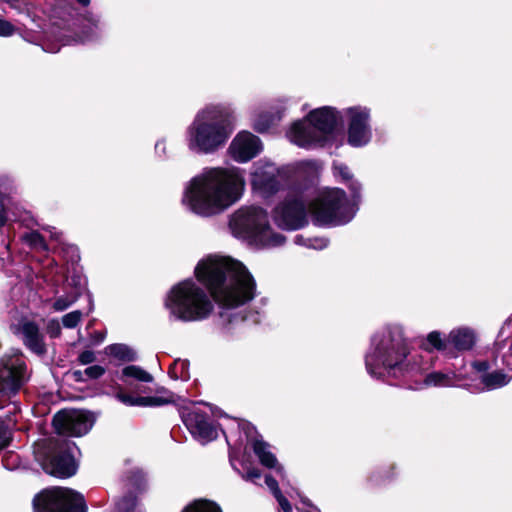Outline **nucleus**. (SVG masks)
I'll return each instance as SVG.
<instances>
[{"mask_svg": "<svg viewBox=\"0 0 512 512\" xmlns=\"http://www.w3.org/2000/svg\"><path fill=\"white\" fill-rule=\"evenodd\" d=\"M229 226L236 237L256 245L277 247L286 241L283 234L272 231L267 211L259 206L238 209L232 215Z\"/></svg>", "mask_w": 512, "mask_h": 512, "instance_id": "7", "label": "nucleus"}, {"mask_svg": "<svg viewBox=\"0 0 512 512\" xmlns=\"http://www.w3.org/2000/svg\"><path fill=\"white\" fill-rule=\"evenodd\" d=\"M262 150L258 136L248 131L239 132L229 146V153L235 161L246 163L255 158Z\"/></svg>", "mask_w": 512, "mask_h": 512, "instance_id": "17", "label": "nucleus"}, {"mask_svg": "<svg viewBox=\"0 0 512 512\" xmlns=\"http://www.w3.org/2000/svg\"><path fill=\"white\" fill-rule=\"evenodd\" d=\"M13 441V430L7 421L0 417V448H8Z\"/></svg>", "mask_w": 512, "mask_h": 512, "instance_id": "33", "label": "nucleus"}, {"mask_svg": "<svg viewBox=\"0 0 512 512\" xmlns=\"http://www.w3.org/2000/svg\"><path fill=\"white\" fill-rule=\"evenodd\" d=\"M350 191L351 195V206H358L361 202V190L362 185L359 181L352 178L348 182L345 183Z\"/></svg>", "mask_w": 512, "mask_h": 512, "instance_id": "34", "label": "nucleus"}, {"mask_svg": "<svg viewBox=\"0 0 512 512\" xmlns=\"http://www.w3.org/2000/svg\"><path fill=\"white\" fill-rule=\"evenodd\" d=\"M104 339H105V333H103L101 331H94L91 334V342L94 345L100 344L101 342L104 341Z\"/></svg>", "mask_w": 512, "mask_h": 512, "instance_id": "49", "label": "nucleus"}, {"mask_svg": "<svg viewBox=\"0 0 512 512\" xmlns=\"http://www.w3.org/2000/svg\"><path fill=\"white\" fill-rule=\"evenodd\" d=\"M425 383L432 386H450L452 379L445 373L435 371L426 375Z\"/></svg>", "mask_w": 512, "mask_h": 512, "instance_id": "31", "label": "nucleus"}, {"mask_svg": "<svg viewBox=\"0 0 512 512\" xmlns=\"http://www.w3.org/2000/svg\"><path fill=\"white\" fill-rule=\"evenodd\" d=\"M137 360V353L130 348V362H134Z\"/></svg>", "mask_w": 512, "mask_h": 512, "instance_id": "53", "label": "nucleus"}, {"mask_svg": "<svg viewBox=\"0 0 512 512\" xmlns=\"http://www.w3.org/2000/svg\"><path fill=\"white\" fill-rule=\"evenodd\" d=\"M81 318L82 312L80 310H75L62 317V324L65 328L73 329L79 324Z\"/></svg>", "mask_w": 512, "mask_h": 512, "instance_id": "36", "label": "nucleus"}, {"mask_svg": "<svg viewBox=\"0 0 512 512\" xmlns=\"http://www.w3.org/2000/svg\"><path fill=\"white\" fill-rule=\"evenodd\" d=\"M475 343L473 330L465 327L451 330L448 334V357H456L459 352L471 350Z\"/></svg>", "mask_w": 512, "mask_h": 512, "instance_id": "20", "label": "nucleus"}, {"mask_svg": "<svg viewBox=\"0 0 512 512\" xmlns=\"http://www.w3.org/2000/svg\"><path fill=\"white\" fill-rule=\"evenodd\" d=\"M42 469L55 477L68 478L76 474L78 460L70 450H33Z\"/></svg>", "mask_w": 512, "mask_h": 512, "instance_id": "14", "label": "nucleus"}, {"mask_svg": "<svg viewBox=\"0 0 512 512\" xmlns=\"http://www.w3.org/2000/svg\"><path fill=\"white\" fill-rule=\"evenodd\" d=\"M27 365L17 356L0 358V398L16 396L26 382Z\"/></svg>", "mask_w": 512, "mask_h": 512, "instance_id": "12", "label": "nucleus"}, {"mask_svg": "<svg viewBox=\"0 0 512 512\" xmlns=\"http://www.w3.org/2000/svg\"><path fill=\"white\" fill-rule=\"evenodd\" d=\"M94 423V414L80 409H62L52 418L55 433L65 437L84 436L92 429Z\"/></svg>", "mask_w": 512, "mask_h": 512, "instance_id": "11", "label": "nucleus"}, {"mask_svg": "<svg viewBox=\"0 0 512 512\" xmlns=\"http://www.w3.org/2000/svg\"><path fill=\"white\" fill-rule=\"evenodd\" d=\"M104 352L107 356L114 358L120 362L128 361V345L126 344H111L105 347Z\"/></svg>", "mask_w": 512, "mask_h": 512, "instance_id": "30", "label": "nucleus"}, {"mask_svg": "<svg viewBox=\"0 0 512 512\" xmlns=\"http://www.w3.org/2000/svg\"><path fill=\"white\" fill-rule=\"evenodd\" d=\"M252 189L265 197H271L280 190L276 169L272 165L257 167L250 178Z\"/></svg>", "mask_w": 512, "mask_h": 512, "instance_id": "18", "label": "nucleus"}, {"mask_svg": "<svg viewBox=\"0 0 512 512\" xmlns=\"http://www.w3.org/2000/svg\"><path fill=\"white\" fill-rule=\"evenodd\" d=\"M237 426L240 432V438H242V436L245 438L243 448H271L269 443L263 440L262 435L251 422L239 419Z\"/></svg>", "mask_w": 512, "mask_h": 512, "instance_id": "23", "label": "nucleus"}, {"mask_svg": "<svg viewBox=\"0 0 512 512\" xmlns=\"http://www.w3.org/2000/svg\"><path fill=\"white\" fill-rule=\"evenodd\" d=\"M15 457L16 455L12 450H8L6 454L3 456V463L7 469H15L18 467L17 465L10 463V461H13Z\"/></svg>", "mask_w": 512, "mask_h": 512, "instance_id": "46", "label": "nucleus"}, {"mask_svg": "<svg viewBox=\"0 0 512 512\" xmlns=\"http://www.w3.org/2000/svg\"><path fill=\"white\" fill-rule=\"evenodd\" d=\"M340 116L336 108L323 106L311 110L304 121L291 126V135L296 145L302 148L325 147L331 144Z\"/></svg>", "mask_w": 512, "mask_h": 512, "instance_id": "6", "label": "nucleus"}, {"mask_svg": "<svg viewBox=\"0 0 512 512\" xmlns=\"http://www.w3.org/2000/svg\"><path fill=\"white\" fill-rule=\"evenodd\" d=\"M168 375L170 378H172L174 380L180 379V373L178 370V365L176 363V360L169 366Z\"/></svg>", "mask_w": 512, "mask_h": 512, "instance_id": "48", "label": "nucleus"}, {"mask_svg": "<svg viewBox=\"0 0 512 512\" xmlns=\"http://www.w3.org/2000/svg\"><path fill=\"white\" fill-rule=\"evenodd\" d=\"M332 169L334 175L339 176L343 183H346L353 178L350 168L345 163L334 161Z\"/></svg>", "mask_w": 512, "mask_h": 512, "instance_id": "35", "label": "nucleus"}, {"mask_svg": "<svg viewBox=\"0 0 512 512\" xmlns=\"http://www.w3.org/2000/svg\"><path fill=\"white\" fill-rule=\"evenodd\" d=\"M480 381L488 390H493L507 385L510 378L503 371L496 370L491 373L482 374Z\"/></svg>", "mask_w": 512, "mask_h": 512, "instance_id": "24", "label": "nucleus"}, {"mask_svg": "<svg viewBox=\"0 0 512 512\" xmlns=\"http://www.w3.org/2000/svg\"><path fill=\"white\" fill-rule=\"evenodd\" d=\"M307 207L300 197H286L273 209L274 223L282 230L296 231L308 225Z\"/></svg>", "mask_w": 512, "mask_h": 512, "instance_id": "13", "label": "nucleus"}, {"mask_svg": "<svg viewBox=\"0 0 512 512\" xmlns=\"http://www.w3.org/2000/svg\"><path fill=\"white\" fill-rule=\"evenodd\" d=\"M194 275L222 309L219 320L223 328L246 321V314L231 312L255 297L256 282L241 262L230 257L209 255L198 262Z\"/></svg>", "mask_w": 512, "mask_h": 512, "instance_id": "1", "label": "nucleus"}, {"mask_svg": "<svg viewBox=\"0 0 512 512\" xmlns=\"http://www.w3.org/2000/svg\"><path fill=\"white\" fill-rule=\"evenodd\" d=\"M181 419L192 437L201 445L212 442L219 435V425L201 409L184 407Z\"/></svg>", "mask_w": 512, "mask_h": 512, "instance_id": "15", "label": "nucleus"}, {"mask_svg": "<svg viewBox=\"0 0 512 512\" xmlns=\"http://www.w3.org/2000/svg\"><path fill=\"white\" fill-rule=\"evenodd\" d=\"M176 363L178 365V370H179V373H180V379L181 380H188L190 378V374H189L190 363H189V361L188 360L177 359Z\"/></svg>", "mask_w": 512, "mask_h": 512, "instance_id": "41", "label": "nucleus"}, {"mask_svg": "<svg viewBox=\"0 0 512 512\" xmlns=\"http://www.w3.org/2000/svg\"><path fill=\"white\" fill-rule=\"evenodd\" d=\"M2 347V344L0 343V348Z\"/></svg>", "mask_w": 512, "mask_h": 512, "instance_id": "58", "label": "nucleus"}, {"mask_svg": "<svg viewBox=\"0 0 512 512\" xmlns=\"http://www.w3.org/2000/svg\"><path fill=\"white\" fill-rule=\"evenodd\" d=\"M20 331L23 335V344L38 356L47 353L44 335L35 321L25 320L20 324Z\"/></svg>", "mask_w": 512, "mask_h": 512, "instance_id": "19", "label": "nucleus"}, {"mask_svg": "<svg viewBox=\"0 0 512 512\" xmlns=\"http://www.w3.org/2000/svg\"><path fill=\"white\" fill-rule=\"evenodd\" d=\"M182 512H222L220 507L208 500H196L188 505Z\"/></svg>", "mask_w": 512, "mask_h": 512, "instance_id": "29", "label": "nucleus"}, {"mask_svg": "<svg viewBox=\"0 0 512 512\" xmlns=\"http://www.w3.org/2000/svg\"><path fill=\"white\" fill-rule=\"evenodd\" d=\"M302 239H303V237H302L301 235H297V236H296V242H297V243H298L300 240H302Z\"/></svg>", "mask_w": 512, "mask_h": 512, "instance_id": "57", "label": "nucleus"}, {"mask_svg": "<svg viewBox=\"0 0 512 512\" xmlns=\"http://www.w3.org/2000/svg\"><path fill=\"white\" fill-rule=\"evenodd\" d=\"M1 2H4V3H7V4H11L13 2H17L18 0H0Z\"/></svg>", "mask_w": 512, "mask_h": 512, "instance_id": "56", "label": "nucleus"}, {"mask_svg": "<svg viewBox=\"0 0 512 512\" xmlns=\"http://www.w3.org/2000/svg\"><path fill=\"white\" fill-rule=\"evenodd\" d=\"M265 483L275 499L277 500L282 512H292V506L288 499L282 494L279 489L278 482L272 476L267 475L265 477Z\"/></svg>", "mask_w": 512, "mask_h": 512, "instance_id": "27", "label": "nucleus"}, {"mask_svg": "<svg viewBox=\"0 0 512 512\" xmlns=\"http://www.w3.org/2000/svg\"><path fill=\"white\" fill-rule=\"evenodd\" d=\"M62 332L60 323L57 319H51L46 326V333L50 338H58L60 337Z\"/></svg>", "mask_w": 512, "mask_h": 512, "instance_id": "39", "label": "nucleus"}, {"mask_svg": "<svg viewBox=\"0 0 512 512\" xmlns=\"http://www.w3.org/2000/svg\"><path fill=\"white\" fill-rule=\"evenodd\" d=\"M34 512H86L82 494L62 487L45 489L33 499Z\"/></svg>", "mask_w": 512, "mask_h": 512, "instance_id": "10", "label": "nucleus"}, {"mask_svg": "<svg viewBox=\"0 0 512 512\" xmlns=\"http://www.w3.org/2000/svg\"><path fill=\"white\" fill-rule=\"evenodd\" d=\"M235 114L230 106L218 105L206 120H195L189 128L190 150L209 154L224 146L235 129Z\"/></svg>", "mask_w": 512, "mask_h": 512, "instance_id": "4", "label": "nucleus"}, {"mask_svg": "<svg viewBox=\"0 0 512 512\" xmlns=\"http://www.w3.org/2000/svg\"><path fill=\"white\" fill-rule=\"evenodd\" d=\"M7 222V216L4 210H0V228L4 227Z\"/></svg>", "mask_w": 512, "mask_h": 512, "instance_id": "52", "label": "nucleus"}, {"mask_svg": "<svg viewBox=\"0 0 512 512\" xmlns=\"http://www.w3.org/2000/svg\"><path fill=\"white\" fill-rule=\"evenodd\" d=\"M170 314L182 322H196L207 319L214 305L207 293L192 279L174 285L165 300Z\"/></svg>", "mask_w": 512, "mask_h": 512, "instance_id": "5", "label": "nucleus"}, {"mask_svg": "<svg viewBox=\"0 0 512 512\" xmlns=\"http://www.w3.org/2000/svg\"><path fill=\"white\" fill-rule=\"evenodd\" d=\"M112 394L123 404L128 405V390L121 387L116 383L115 387H112Z\"/></svg>", "mask_w": 512, "mask_h": 512, "instance_id": "42", "label": "nucleus"}, {"mask_svg": "<svg viewBox=\"0 0 512 512\" xmlns=\"http://www.w3.org/2000/svg\"><path fill=\"white\" fill-rule=\"evenodd\" d=\"M115 379L121 380L124 383L128 381V365L124 366L120 372L116 370L115 373H113L112 380L114 381Z\"/></svg>", "mask_w": 512, "mask_h": 512, "instance_id": "47", "label": "nucleus"}, {"mask_svg": "<svg viewBox=\"0 0 512 512\" xmlns=\"http://www.w3.org/2000/svg\"><path fill=\"white\" fill-rule=\"evenodd\" d=\"M76 1L78 4H80L83 7H87L91 2V0H76Z\"/></svg>", "mask_w": 512, "mask_h": 512, "instance_id": "54", "label": "nucleus"}, {"mask_svg": "<svg viewBox=\"0 0 512 512\" xmlns=\"http://www.w3.org/2000/svg\"><path fill=\"white\" fill-rule=\"evenodd\" d=\"M112 512H128V503L125 499L117 503Z\"/></svg>", "mask_w": 512, "mask_h": 512, "instance_id": "50", "label": "nucleus"}, {"mask_svg": "<svg viewBox=\"0 0 512 512\" xmlns=\"http://www.w3.org/2000/svg\"><path fill=\"white\" fill-rule=\"evenodd\" d=\"M154 382H135L132 386V397L134 398H145L146 396H152Z\"/></svg>", "mask_w": 512, "mask_h": 512, "instance_id": "32", "label": "nucleus"}, {"mask_svg": "<svg viewBox=\"0 0 512 512\" xmlns=\"http://www.w3.org/2000/svg\"><path fill=\"white\" fill-rule=\"evenodd\" d=\"M471 365L473 369L479 373H489L488 370L490 369V363L488 360H475Z\"/></svg>", "mask_w": 512, "mask_h": 512, "instance_id": "45", "label": "nucleus"}, {"mask_svg": "<svg viewBox=\"0 0 512 512\" xmlns=\"http://www.w3.org/2000/svg\"><path fill=\"white\" fill-rule=\"evenodd\" d=\"M22 240L31 248L41 251H48L49 247L45 237L37 230L25 233Z\"/></svg>", "mask_w": 512, "mask_h": 512, "instance_id": "28", "label": "nucleus"}, {"mask_svg": "<svg viewBox=\"0 0 512 512\" xmlns=\"http://www.w3.org/2000/svg\"><path fill=\"white\" fill-rule=\"evenodd\" d=\"M426 342L427 346L424 344L426 350L434 349L448 357V336L443 338L442 334L435 330L427 335Z\"/></svg>", "mask_w": 512, "mask_h": 512, "instance_id": "26", "label": "nucleus"}, {"mask_svg": "<svg viewBox=\"0 0 512 512\" xmlns=\"http://www.w3.org/2000/svg\"><path fill=\"white\" fill-rule=\"evenodd\" d=\"M78 298V294L73 296V297H68V296H60L58 297L54 303H53V308L56 310V311H64L66 310L69 306H71Z\"/></svg>", "mask_w": 512, "mask_h": 512, "instance_id": "37", "label": "nucleus"}, {"mask_svg": "<svg viewBox=\"0 0 512 512\" xmlns=\"http://www.w3.org/2000/svg\"><path fill=\"white\" fill-rule=\"evenodd\" d=\"M312 222L318 227L338 226L348 223L355 214L346 192L341 188L323 191L309 204Z\"/></svg>", "mask_w": 512, "mask_h": 512, "instance_id": "8", "label": "nucleus"}, {"mask_svg": "<svg viewBox=\"0 0 512 512\" xmlns=\"http://www.w3.org/2000/svg\"><path fill=\"white\" fill-rule=\"evenodd\" d=\"M84 375V371L81 370H74L72 372V378L75 382H84L86 380Z\"/></svg>", "mask_w": 512, "mask_h": 512, "instance_id": "51", "label": "nucleus"}, {"mask_svg": "<svg viewBox=\"0 0 512 512\" xmlns=\"http://www.w3.org/2000/svg\"><path fill=\"white\" fill-rule=\"evenodd\" d=\"M244 186L245 179L240 169L214 168L192 179L185 191V199L195 214L213 216L238 201Z\"/></svg>", "mask_w": 512, "mask_h": 512, "instance_id": "2", "label": "nucleus"}, {"mask_svg": "<svg viewBox=\"0 0 512 512\" xmlns=\"http://www.w3.org/2000/svg\"><path fill=\"white\" fill-rule=\"evenodd\" d=\"M229 460L233 469L246 481L256 483V480L260 479L258 462L267 468L275 469L281 478L284 476L283 467L269 450H231Z\"/></svg>", "mask_w": 512, "mask_h": 512, "instance_id": "9", "label": "nucleus"}, {"mask_svg": "<svg viewBox=\"0 0 512 512\" xmlns=\"http://www.w3.org/2000/svg\"><path fill=\"white\" fill-rule=\"evenodd\" d=\"M410 349L400 327H388L373 349L365 355L366 370L376 379L401 380L413 376L419 367L407 360Z\"/></svg>", "mask_w": 512, "mask_h": 512, "instance_id": "3", "label": "nucleus"}, {"mask_svg": "<svg viewBox=\"0 0 512 512\" xmlns=\"http://www.w3.org/2000/svg\"><path fill=\"white\" fill-rule=\"evenodd\" d=\"M149 488L145 472L139 468L130 471V512H143L140 501Z\"/></svg>", "mask_w": 512, "mask_h": 512, "instance_id": "21", "label": "nucleus"}, {"mask_svg": "<svg viewBox=\"0 0 512 512\" xmlns=\"http://www.w3.org/2000/svg\"><path fill=\"white\" fill-rule=\"evenodd\" d=\"M84 374L88 379L96 380L105 374V368L101 365L89 366L84 370Z\"/></svg>", "mask_w": 512, "mask_h": 512, "instance_id": "38", "label": "nucleus"}, {"mask_svg": "<svg viewBox=\"0 0 512 512\" xmlns=\"http://www.w3.org/2000/svg\"><path fill=\"white\" fill-rule=\"evenodd\" d=\"M15 30L16 28L11 22L5 19H0V36H11L15 32Z\"/></svg>", "mask_w": 512, "mask_h": 512, "instance_id": "40", "label": "nucleus"}, {"mask_svg": "<svg viewBox=\"0 0 512 512\" xmlns=\"http://www.w3.org/2000/svg\"><path fill=\"white\" fill-rule=\"evenodd\" d=\"M270 126V120L266 116H260L254 124V129L259 133H263L267 131L270 128Z\"/></svg>", "mask_w": 512, "mask_h": 512, "instance_id": "43", "label": "nucleus"}, {"mask_svg": "<svg viewBox=\"0 0 512 512\" xmlns=\"http://www.w3.org/2000/svg\"><path fill=\"white\" fill-rule=\"evenodd\" d=\"M88 20L92 23L93 26L98 27V19L90 18Z\"/></svg>", "mask_w": 512, "mask_h": 512, "instance_id": "55", "label": "nucleus"}, {"mask_svg": "<svg viewBox=\"0 0 512 512\" xmlns=\"http://www.w3.org/2000/svg\"><path fill=\"white\" fill-rule=\"evenodd\" d=\"M347 115L349 116L347 143L355 148L366 146L372 138V130L369 123L370 109L361 106L349 107Z\"/></svg>", "mask_w": 512, "mask_h": 512, "instance_id": "16", "label": "nucleus"}, {"mask_svg": "<svg viewBox=\"0 0 512 512\" xmlns=\"http://www.w3.org/2000/svg\"><path fill=\"white\" fill-rule=\"evenodd\" d=\"M135 382H154V377L142 367L130 364V406H135V401L139 399L132 397V386Z\"/></svg>", "mask_w": 512, "mask_h": 512, "instance_id": "25", "label": "nucleus"}, {"mask_svg": "<svg viewBox=\"0 0 512 512\" xmlns=\"http://www.w3.org/2000/svg\"><path fill=\"white\" fill-rule=\"evenodd\" d=\"M176 403V394L164 386H158L155 383L153 386L152 396L139 398L135 401V406L138 407H161L169 404Z\"/></svg>", "mask_w": 512, "mask_h": 512, "instance_id": "22", "label": "nucleus"}, {"mask_svg": "<svg viewBox=\"0 0 512 512\" xmlns=\"http://www.w3.org/2000/svg\"><path fill=\"white\" fill-rule=\"evenodd\" d=\"M96 360L95 353L91 350H84L78 356V361L82 365H88Z\"/></svg>", "mask_w": 512, "mask_h": 512, "instance_id": "44", "label": "nucleus"}]
</instances>
